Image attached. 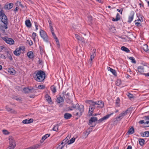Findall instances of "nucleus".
<instances>
[{"instance_id":"nucleus-1","label":"nucleus","mask_w":149,"mask_h":149,"mask_svg":"<svg viewBox=\"0 0 149 149\" xmlns=\"http://www.w3.org/2000/svg\"><path fill=\"white\" fill-rule=\"evenodd\" d=\"M76 109L77 112L76 115L79 116H80L82 113L84 111V106L83 105L79 106L77 103H71V107H69V109L70 110H72L74 109Z\"/></svg>"},{"instance_id":"nucleus-2","label":"nucleus","mask_w":149,"mask_h":149,"mask_svg":"<svg viewBox=\"0 0 149 149\" xmlns=\"http://www.w3.org/2000/svg\"><path fill=\"white\" fill-rule=\"evenodd\" d=\"M36 74L34 77L35 80L38 82L43 81L45 79V73L42 71L40 70L35 72Z\"/></svg>"},{"instance_id":"nucleus-3","label":"nucleus","mask_w":149,"mask_h":149,"mask_svg":"<svg viewBox=\"0 0 149 149\" xmlns=\"http://www.w3.org/2000/svg\"><path fill=\"white\" fill-rule=\"evenodd\" d=\"M0 16L1 21L4 24L3 27L5 29H7L8 28L7 24H8V21L6 16L4 13L2 15H0Z\"/></svg>"},{"instance_id":"nucleus-4","label":"nucleus","mask_w":149,"mask_h":149,"mask_svg":"<svg viewBox=\"0 0 149 149\" xmlns=\"http://www.w3.org/2000/svg\"><path fill=\"white\" fill-rule=\"evenodd\" d=\"M88 103L90 105L89 110V115L92 116L93 113V111L95 107V102L92 100H89L88 101Z\"/></svg>"},{"instance_id":"nucleus-5","label":"nucleus","mask_w":149,"mask_h":149,"mask_svg":"<svg viewBox=\"0 0 149 149\" xmlns=\"http://www.w3.org/2000/svg\"><path fill=\"white\" fill-rule=\"evenodd\" d=\"M40 36L43 39L44 41L46 42L48 41V37L45 31L41 29L40 32Z\"/></svg>"},{"instance_id":"nucleus-6","label":"nucleus","mask_w":149,"mask_h":149,"mask_svg":"<svg viewBox=\"0 0 149 149\" xmlns=\"http://www.w3.org/2000/svg\"><path fill=\"white\" fill-rule=\"evenodd\" d=\"M1 38L6 43L9 45H12L14 43V40L12 38L6 37H1Z\"/></svg>"},{"instance_id":"nucleus-7","label":"nucleus","mask_w":149,"mask_h":149,"mask_svg":"<svg viewBox=\"0 0 149 149\" xmlns=\"http://www.w3.org/2000/svg\"><path fill=\"white\" fill-rule=\"evenodd\" d=\"M128 110L123 111L120 113L119 116L116 118L117 121H120L121 119L123 118V117L125 116L128 113Z\"/></svg>"},{"instance_id":"nucleus-8","label":"nucleus","mask_w":149,"mask_h":149,"mask_svg":"<svg viewBox=\"0 0 149 149\" xmlns=\"http://www.w3.org/2000/svg\"><path fill=\"white\" fill-rule=\"evenodd\" d=\"M9 142L10 143V147L14 148L16 144L15 141L12 136H10L9 137Z\"/></svg>"},{"instance_id":"nucleus-9","label":"nucleus","mask_w":149,"mask_h":149,"mask_svg":"<svg viewBox=\"0 0 149 149\" xmlns=\"http://www.w3.org/2000/svg\"><path fill=\"white\" fill-rule=\"evenodd\" d=\"M22 48L21 47H19L17 48L14 51L13 53L16 56H19L21 53V50H23L24 49L23 47H22Z\"/></svg>"},{"instance_id":"nucleus-10","label":"nucleus","mask_w":149,"mask_h":149,"mask_svg":"<svg viewBox=\"0 0 149 149\" xmlns=\"http://www.w3.org/2000/svg\"><path fill=\"white\" fill-rule=\"evenodd\" d=\"M134 15V12L131 11L130 12V15L128 17V19L127 21L128 23H130L133 20Z\"/></svg>"},{"instance_id":"nucleus-11","label":"nucleus","mask_w":149,"mask_h":149,"mask_svg":"<svg viewBox=\"0 0 149 149\" xmlns=\"http://www.w3.org/2000/svg\"><path fill=\"white\" fill-rule=\"evenodd\" d=\"M113 114V113L107 115L103 117L102 118L98 120V122L100 123L104 120H107V119H108L110 117V116L111 115H112Z\"/></svg>"},{"instance_id":"nucleus-12","label":"nucleus","mask_w":149,"mask_h":149,"mask_svg":"<svg viewBox=\"0 0 149 149\" xmlns=\"http://www.w3.org/2000/svg\"><path fill=\"white\" fill-rule=\"evenodd\" d=\"M95 105H97V107L100 108H102L104 106V103L102 101H99L96 102H95Z\"/></svg>"},{"instance_id":"nucleus-13","label":"nucleus","mask_w":149,"mask_h":149,"mask_svg":"<svg viewBox=\"0 0 149 149\" xmlns=\"http://www.w3.org/2000/svg\"><path fill=\"white\" fill-rule=\"evenodd\" d=\"M13 4L12 3L6 4L4 6V8L6 10H9L13 7Z\"/></svg>"},{"instance_id":"nucleus-14","label":"nucleus","mask_w":149,"mask_h":149,"mask_svg":"<svg viewBox=\"0 0 149 149\" xmlns=\"http://www.w3.org/2000/svg\"><path fill=\"white\" fill-rule=\"evenodd\" d=\"M137 69L138 72H139L140 74H144V68L143 66H139L138 67Z\"/></svg>"},{"instance_id":"nucleus-15","label":"nucleus","mask_w":149,"mask_h":149,"mask_svg":"<svg viewBox=\"0 0 149 149\" xmlns=\"http://www.w3.org/2000/svg\"><path fill=\"white\" fill-rule=\"evenodd\" d=\"M50 135V134H46L45 135H44L42 137L41 139L40 140V142L41 143H42L48 137H49Z\"/></svg>"},{"instance_id":"nucleus-16","label":"nucleus","mask_w":149,"mask_h":149,"mask_svg":"<svg viewBox=\"0 0 149 149\" xmlns=\"http://www.w3.org/2000/svg\"><path fill=\"white\" fill-rule=\"evenodd\" d=\"M23 91L25 93H33L34 91V90L33 89H30L28 88H24Z\"/></svg>"},{"instance_id":"nucleus-17","label":"nucleus","mask_w":149,"mask_h":149,"mask_svg":"<svg viewBox=\"0 0 149 149\" xmlns=\"http://www.w3.org/2000/svg\"><path fill=\"white\" fill-rule=\"evenodd\" d=\"M140 134L142 136L148 137L149 136V131H146L141 132Z\"/></svg>"},{"instance_id":"nucleus-18","label":"nucleus","mask_w":149,"mask_h":149,"mask_svg":"<svg viewBox=\"0 0 149 149\" xmlns=\"http://www.w3.org/2000/svg\"><path fill=\"white\" fill-rule=\"evenodd\" d=\"M49 26L51 30V32L52 33L53 36H55V33H54V29L53 28V26H52V24L51 23V21H49Z\"/></svg>"},{"instance_id":"nucleus-19","label":"nucleus","mask_w":149,"mask_h":149,"mask_svg":"<svg viewBox=\"0 0 149 149\" xmlns=\"http://www.w3.org/2000/svg\"><path fill=\"white\" fill-rule=\"evenodd\" d=\"M107 70L108 71H110L115 76H116L117 74L116 70L110 67H107Z\"/></svg>"},{"instance_id":"nucleus-20","label":"nucleus","mask_w":149,"mask_h":149,"mask_svg":"<svg viewBox=\"0 0 149 149\" xmlns=\"http://www.w3.org/2000/svg\"><path fill=\"white\" fill-rule=\"evenodd\" d=\"M97 120V118L95 117H91L89 120V125H90L93 122H95Z\"/></svg>"},{"instance_id":"nucleus-21","label":"nucleus","mask_w":149,"mask_h":149,"mask_svg":"<svg viewBox=\"0 0 149 149\" xmlns=\"http://www.w3.org/2000/svg\"><path fill=\"white\" fill-rule=\"evenodd\" d=\"M63 97H61V96H59V97H58L56 100V102L58 103L63 102Z\"/></svg>"},{"instance_id":"nucleus-22","label":"nucleus","mask_w":149,"mask_h":149,"mask_svg":"<svg viewBox=\"0 0 149 149\" xmlns=\"http://www.w3.org/2000/svg\"><path fill=\"white\" fill-rule=\"evenodd\" d=\"M45 98L47 101L49 103L52 102L51 97L48 95L46 94L45 95Z\"/></svg>"},{"instance_id":"nucleus-23","label":"nucleus","mask_w":149,"mask_h":149,"mask_svg":"<svg viewBox=\"0 0 149 149\" xmlns=\"http://www.w3.org/2000/svg\"><path fill=\"white\" fill-rule=\"evenodd\" d=\"M120 19V15L118 13H117L116 15V18H113L112 19V20L113 22H116V21H118Z\"/></svg>"},{"instance_id":"nucleus-24","label":"nucleus","mask_w":149,"mask_h":149,"mask_svg":"<svg viewBox=\"0 0 149 149\" xmlns=\"http://www.w3.org/2000/svg\"><path fill=\"white\" fill-rule=\"evenodd\" d=\"M141 19H139L135 21L136 25L137 26H140L141 25Z\"/></svg>"},{"instance_id":"nucleus-25","label":"nucleus","mask_w":149,"mask_h":149,"mask_svg":"<svg viewBox=\"0 0 149 149\" xmlns=\"http://www.w3.org/2000/svg\"><path fill=\"white\" fill-rule=\"evenodd\" d=\"M96 50L95 49H94L93 50V52L91 53L90 58H91L94 59L95 56L96 55Z\"/></svg>"},{"instance_id":"nucleus-26","label":"nucleus","mask_w":149,"mask_h":149,"mask_svg":"<svg viewBox=\"0 0 149 149\" xmlns=\"http://www.w3.org/2000/svg\"><path fill=\"white\" fill-rule=\"evenodd\" d=\"M70 137L69 136H68L63 140V142L61 143V145H63L65 146V144L67 143V142L68 141V139L70 138Z\"/></svg>"},{"instance_id":"nucleus-27","label":"nucleus","mask_w":149,"mask_h":149,"mask_svg":"<svg viewBox=\"0 0 149 149\" xmlns=\"http://www.w3.org/2000/svg\"><path fill=\"white\" fill-rule=\"evenodd\" d=\"M8 72L12 74H15V70L12 68H9L8 70Z\"/></svg>"},{"instance_id":"nucleus-28","label":"nucleus","mask_w":149,"mask_h":149,"mask_svg":"<svg viewBox=\"0 0 149 149\" xmlns=\"http://www.w3.org/2000/svg\"><path fill=\"white\" fill-rule=\"evenodd\" d=\"M120 100L118 97L115 102L116 107H119L120 106Z\"/></svg>"},{"instance_id":"nucleus-29","label":"nucleus","mask_w":149,"mask_h":149,"mask_svg":"<svg viewBox=\"0 0 149 149\" xmlns=\"http://www.w3.org/2000/svg\"><path fill=\"white\" fill-rule=\"evenodd\" d=\"M71 117V114L68 113H65L64 115V118L67 119L70 118Z\"/></svg>"},{"instance_id":"nucleus-30","label":"nucleus","mask_w":149,"mask_h":149,"mask_svg":"<svg viewBox=\"0 0 149 149\" xmlns=\"http://www.w3.org/2000/svg\"><path fill=\"white\" fill-rule=\"evenodd\" d=\"M25 24L28 27H31V24L30 20H27L25 21Z\"/></svg>"},{"instance_id":"nucleus-31","label":"nucleus","mask_w":149,"mask_h":149,"mask_svg":"<svg viewBox=\"0 0 149 149\" xmlns=\"http://www.w3.org/2000/svg\"><path fill=\"white\" fill-rule=\"evenodd\" d=\"M27 55L30 58H32L33 57V53L32 52H29L27 53Z\"/></svg>"},{"instance_id":"nucleus-32","label":"nucleus","mask_w":149,"mask_h":149,"mask_svg":"<svg viewBox=\"0 0 149 149\" xmlns=\"http://www.w3.org/2000/svg\"><path fill=\"white\" fill-rule=\"evenodd\" d=\"M50 89L53 93H54L56 92V87L54 86H52L50 87Z\"/></svg>"},{"instance_id":"nucleus-33","label":"nucleus","mask_w":149,"mask_h":149,"mask_svg":"<svg viewBox=\"0 0 149 149\" xmlns=\"http://www.w3.org/2000/svg\"><path fill=\"white\" fill-rule=\"evenodd\" d=\"M134 130L133 127H131L127 133L128 134H132L134 132Z\"/></svg>"},{"instance_id":"nucleus-34","label":"nucleus","mask_w":149,"mask_h":149,"mask_svg":"<svg viewBox=\"0 0 149 149\" xmlns=\"http://www.w3.org/2000/svg\"><path fill=\"white\" fill-rule=\"evenodd\" d=\"M142 48L145 52H147L148 51V46L146 44L143 45L142 47Z\"/></svg>"},{"instance_id":"nucleus-35","label":"nucleus","mask_w":149,"mask_h":149,"mask_svg":"<svg viewBox=\"0 0 149 149\" xmlns=\"http://www.w3.org/2000/svg\"><path fill=\"white\" fill-rule=\"evenodd\" d=\"M121 49L126 52H130V50L124 46H123L121 47Z\"/></svg>"},{"instance_id":"nucleus-36","label":"nucleus","mask_w":149,"mask_h":149,"mask_svg":"<svg viewBox=\"0 0 149 149\" xmlns=\"http://www.w3.org/2000/svg\"><path fill=\"white\" fill-rule=\"evenodd\" d=\"M75 38L78 40L83 41V40L84 39V38H81L77 34H75Z\"/></svg>"},{"instance_id":"nucleus-37","label":"nucleus","mask_w":149,"mask_h":149,"mask_svg":"<svg viewBox=\"0 0 149 149\" xmlns=\"http://www.w3.org/2000/svg\"><path fill=\"white\" fill-rule=\"evenodd\" d=\"M139 141L140 144L141 146H143L144 143L145 141L143 139H139Z\"/></svg>"},{"instance_id":"nucleus-38","label":"nucleus","mask_w":149,"mask_h":149,"mask_svg":"<svg viewBox=\"0 0 149 149\" xmlns=\"http://www.w3.org/2000/svg\"><path fill=\"white\" fill-rule=\"evenodd\" d=\"M75 138H72L70 140L68 141L67 142V143L68 144H70L73 143L75 141Z\"/></svg>"},{"instance_id":"nucleus-39","label":"nucleus","mask_w":149,"mask_h":149,"mask_svg":"<svg viewBox=\"0 0 149 149\" xmlns=\"http://www.w3.org/2000/svg\"><path fill=\"white\" fill-rule=\"evenodd\" d=\"M59 125L58 124H56L54 126L53 128V130L56 131H58V127Z\"/></svg>"},{"instance_id":"nucleus-40","label":"nucleus","mask_w":149,"mask_h":149,"mask_svg":"<svg viewBox=\"0 0 149 149\" xmlns=\"http://www.w3.org/2000/svg\"><path fill=\"white\" fill-rule=\"evenodd\" d=\"M65 147H67V146H65L63 145H61V144L57 147V149H63Z\"/></svg>"},{"instance_id":"nucleus-41","label":"nucleus","mask_w":149,"mask_h":149,"mask_svg":"<svg viewBox=\"0 0 149 149\" xmlns=\"http://www.w3.org/2000/svg\"><path fill=\"white\" fill-rule=\"evenodd\" d=\"M36 33H33L32 34V38L33 39L34 42H35L36 40L35 39H36Z\"/></svg>"},{"instance_id":"nucleus-42","label":"nucleus","mask_w":149,"mask_h":149,"mask_svg":"<svg viewBox=\"0 0 149 149\" xmlns=\"http://www.w3.org/2000/svg\"><path fill=\"white\" fill-rule=\"evenodd\" d=\"M129 59L131 60V62L133 63H135L136 61L134 59V58L133 57H131L129 58Z\"/></svg>"},{"instance_id":"nucleus-43","label":"nucleus","mask_w":149,"mask_h":149,"mask_svg":"<svg viewBox=\"0 0 149 149\" xmlns=\"http://www.w3.org/2000/svg\"><path fill=\"white\" fill-rule=\"evenodd\" d=\"M93 59L91 58H90V59L88 61V63L90 65V66H91L92 64V62H93Z\"/></svg>"},{"instance_id":"nucleus-44","label":"nucleus","mask_w":149,"mask_h":149,"mask_svg":"<svg viewBox=\"0 0 149 149\" xmlns=\"http://www.w3.org/2000/svg\"><path fill=\"white\" fill-rule=\"evenodd\" d=\"M121 84V81L119 79L117 80L116 82V84L118 86L120 85Z\"/></svg>"},{"instance_id":"nucleus-45","label":"nucleus","mask_w":149,"mask_h":149,"mask_svg":"<svg viewBox=\"0 0 149 149\" xmlns=\"http://www.w3.org/2000/svg\"><path fill=\"white\" fill-rule=\"evenodd\" d=\"M3 133L5 134H9V132L6 130H4L2 131Z\"/></svg>"},{"instance_id":"nucleus-46","label":"nucleus","mask_w":149,"mask_h":149,"mask_svg":"<svg viewBox=\"0 0 149 149\" xmlns=\"http://www.w3.org/2000/svg\"><path fill=\"white\" fill-rule=\"evenodd\" d=\"M90 132H86L84 133V136L85 137V138L87 137L88 135L89 134Z\"/></svg>"},{"instance_id":"nucleus-47","label":"nucleus","mask_w":149,"mask_h":149,"mask_svg":"<svg viewBox=\"0 0 149 149\" xmlns=\"http://www.w3.org/2000/svg\"><path fill=\"white\" fill-rule=\"evenodd\" d=\"M28 121H29L27 119H25L23 121L22 123L24 124L29 123V122Z\"/></svg>"},{"instance_id":"nucleus-48","label":"nucleus","mask_w":149,"mask_h":149,"mask_svg":"<svg viewBox=\"0 0 149 149\" xmlns=\"http://www.w3.org/2000/svg\"><path fill=\"white\" fill-rule=\"evenodd\" d=\"M45 87V86L42 85H40L38 86V88L40 89H43Z\"/></svg>"},{"instance_id":"nucleus-49","label":"nucleus","mask_w":149,"mask_h":149,"mask_svg":"<svg viewBox=\"0 0 149 149\" xmlns=\"http://www.w3.org/2000/svg\"><path fill=\"white\" fill-rule=\"evenodd\" d=\"M6 110L8 111H10L12 110L11 108L9 107L8 106H6Z\"/></svg>"},{"instance_id":"nucleus-50","label":"nucleus","mask_w":149,"mask_h":149,"mask_svg":"<svg viewBox=\"0 0 149 149\" xmlns=\"http://www.w3.org/2000/svg\"><path fill=\"white\" fill-rule=\"evenodd\" d=\"M88 19L89 21L91 22V21L92 20V17L91 16H89L88 17Z\"/></svg>"},{"instance_id":"nucleus-51","label":"nucleus","mask_w":149,"mask_h":149,"mask_svg":"<svg viewBox=\"0 0 149 149\" xmlns=\"http://www.w3.org/2000/svg\"><path fill=\"white\" fill-rule=\"evenodd\" d=\"M53 37L55 39V40L56 42H58V39L56 37L55 34V36H53Z\"/></svg>"},{"instance_id":"nucleus-52","label":"nucleus","mask_w":149,"mask_h":149,"mask_svg":"<svg viewBox=\"0 0 149 149\" xmlns=\"http://www.w3.org/2000/svg\"><path fill=\"white\" fill-rule=\"evenodd\" d=\"M144 124H147L148 125L146 126L147 127H149V120L146 121L145 122Z\"/></svg>"},{"instance_id":"nucleus-53","label":"nucleus","mask_w":149,"mask_h":149,"mask_svg":"<svg viewBox=\"0 0 149 149\" xmlns=\"http://www.w3.org/2000/svg\"><path fill=\"white\" fill-rule=\"evenodd\" d=\"M117 10L118 12H119L121 14H122V12H123V9H121V10H120L119 9H117Z\"/></svg>"},{"instance_id":"nucleus-54","label":"nucleus","mask_w":149,"mask_h":149,"mask_svg":"<svg viewBox=\"0 0 149 149\" xmlns=\"http://www.w3.org/2000/svg\"><path fill=\"white\" fill-rule=\"evenodd\" d=\"M34 23H35V27L36 28V30H37L38 29V26L37 23L36 22H34Z\"/></svg>"},{"instance_id":"nucleus-55","label":"nucleus","mask_w":149,"mask_h":149,"mask_svg":"<svg viewBox=\"0 0 149 149\" xmlns=\"http://www.w3.org/2000/svg\"><path fill=\"white\" fill-rule=\"evenodd\" d=\"M69 93H68L67 94H65V98H66V99L68 98V97L69 95Z\"/></svg>"},{"instance_id":"nucleus-56","label":"nucleus","mask_w":149,"mask_h":149,"mask_svg":"<svg viewBox=\"0 0 149 149\" xmlns=\"http://www.w3.org/2000/svg\"><path fill=\"white\" fill-rule=\"evenodd\" d=\"M128 96L130 98H131L133 97V95L130 93H129L128 95Z\"/></svg>"},{"instance_id":"nucleus-57","label":"nucleus","mask_w":149,"mask_h":149,"mask_svg":"<svg viewBox=\"0 0 149 149\" xmlns=\"http://www.w3.org/2000/svg\"><path fill=\"white\" fill-rule=\"evenodd\" d=\"M4 13L3 10H2L0 8V15H2V14Z\"/></svg>"},{"instance_id":"nucleus-58","label":"nucleus","mask_w":149,"mask_h":149,"mask_svg":"<svg viewBox=\"0 0 149 149\" xmlns=\"http://www.w3.org/2000/svg\"><path fill=\"white\" fill-rule=\"evenodd\" d=\"M28 120L29 121L28 122H29V123H32L33 121V120L32 119H30L29 120Z\"/></svg>"},{"instance_id":"nucleus-59","label":"nucleus","mask_w":149,"mask_h":149,"mask_svg":"<svg viewBox=\"0 0 149 149\" xmlns=\"http://www.w3.org/2000/svg\"><path fill=\"white\" fill-rule=\"evenodd\" d=\"M4 48V47L2 46H0V52H1Z\"/></svg>"},{"instance_id":"nucleus-60","label":"nucleus","mask_w":149,"mask_h":149,"mask_svg":"<svg viewBox=\"0 0 149 149\" xmlns=\"http://www.w3.org/2000/svg\"><path fill=\"white\" fill-rule=\"evenodd\" d=\"M29 44L30 45H32L33 44V42L32 41L30 40L29 41Z\"/></svg>"},{"instance_id":"nucleus-61","label":"nucleus","mask_w":149,"mask_h":149,"mask_svg":"<svg viewBox=\"0 0 149 149\" xmlns=\"http://www.w3.org/2000/svg\"><path fill=\"white\" fill-rule=\"evenodd\" d=\"M132 147L131 146H129L127 147V149H132Z\"/></svg>"},{"instance_id":"nucleus-62","label":"nucleus","mask_w":149,"mask_h":149,"mask_svg":"<svg viewBox=\"0 0 149 149\" xmlns=\"http://www.w3.org/2000/svg\"><path fill=\"white\" fill-rule=\"evenodd\" d=\"M139 123L141 124H143V123H144L145 122L143 120H141L139 121Z\"/></svg>"},{"instance_id":"nucleus-63","label":"nucleus","mask_w":149,"mask_h":149,"mask_svg":"<svg viewBox=\"0 0 149 149\" xmlns=\"http://www.w3.org/2000/svg\"><path fill=\"white\" fill-rule=\"evenodd\" d=\"M146 119V120H149V116H147L145 117Z\"/></svg>"},{"instance_id":"nucleus-64","label":"nucleus","mask_w":149,"mask_h":149,"mask_svg":"<svg viewBox=\"0 0 149 149\" xmlns=\"http://www.w3.org/2000/svg\"><path fill=\"white\" fill-rule=\"evenodd\" d=\"M143 74L145 75L146 76L149 77V73H144Z\"/></svg>"}]
</instances>
